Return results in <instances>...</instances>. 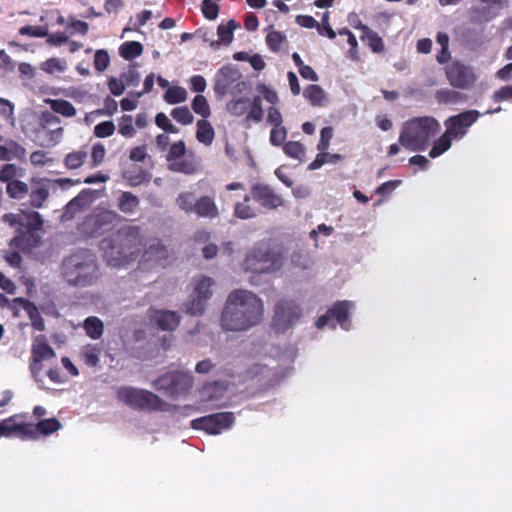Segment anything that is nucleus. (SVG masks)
<instances>
[{
  "label": "nucleus",
  "mask_w": 512,
  "mask_h": 512,
  "mask_svg": "<svg viewBox=\"0 0 512 512\" xmlns=\"http://www.w3.org/2000/svg\"><path fill=\"white\" fill-rule=\"evenodd\" d=\"M264 312V302L256 293L235 289L226 298L220 327L226 332H246L262 322Z\"/></svg>",
  "instance_id": "obj_1"
},
{
  "label": "nucleus",
  "mask_w": 512,
  "mask_h": 512,
  "mask_svg": "<svg viewBox=\"0 0 512 512\" xmlns=\"http://www.w3.org/2000/svg\"><path fill=\"white\" fill-rule=\"evenodd\" d=\"M143 245L140 228L126 225L100 242V250L106 262L113 267H122L135 260Z\"/></svg>",
  "instance_id": "obj_2"
},
{
  "label": "nucleus",
  "mask_w": 512,
  "mask_h": 512,
  "mask_svg": "<svg viewBox=\"0 0 512 512\" xmlns=\"http://www.w3.org/2000/svg\"><path fill=\"white\" fill-rule=\"evenodd\" d=\"M61 274L68 284L87 287L96 283L99 278V269L94 255L83 251L63 261Z\"/></svg>",
  "instance_id": "obj_3"
},
{
  "label": "nucleus",
  "mask_w": 512,
  "mask_h": 512,
  "mask_svg": "<svg viewBox=\"0 0 512 512\" xmlns=\"http://www.w3.org/2000/svg\"><path fill=\"white\" fill-rule=\"evenodd\" d=\"M440 123L433 117H416L406 121L399 135V143L411 152L423 151L430 139L440 131Z\"/></svg>",
  "instance_id": "obj_4"
},
{
  "label": "nucleus",
  "mask_w": 512,
  "mask_h": 512,
  "mask_svg": "<svg viewBox=\"0 0 512 512\" xmlns=\"http://www.w3.org/2000/svg\"><path fill=\"white\" fill-rule=\"evenodd\" d=\"M190 285L192 292L187 301L182 304V311L191 316H200L207 309L215 282L210 277L199 275L191 280Z\"/></svg>",
  "instance_id": "obj_5"
},
{
  "label": "nucleus",
  "mask_w": 512,
  "mask_h": 512,
  "mask_svg": "<svg viewBox=\"0 0 512 512\" xmlns=\"http://www.w3.org/2000/svg\"><path fill=\"white\" fill-rule=\"evenodd\" d=\"M213 82V90L219 98L226 94L236 97L247 90V83L242 80V74L231 64L221 67L216 72Z\"/></svg>",
  "instance_id": "obj_6"
},
{
  "label": "nucleus",
  "mask_w": 512,
  "mask_h": 512,
  "mask_svg": "<svg viewBox=\"0 0 512 512\" xmlns=\"http://www.w3.org/2000/svg\"><path fill=\"white\" fill-rule=\"evenodd\" d=\"M282 265L280 255L270 251L266 246L252 249L246 255L242 264L246 272L253 274L271 273L278 270Z\"/></svg>",
  "instance_id": "obj_7"
},
{
  "label": "nucleus",
  "mask_w": 512,
  "mask_h": 512,
  "mask_svg": "<svg viewBox=\"0 0 512 512\" xmlns=\"http://www.w3.org/2000/svg\"><path fill=\"white\" fill-rule=\"evenodd\" d=\"M356 304L350 300L336 301L324 315H321L315 325L318 329H323L330 326L332 329L336 328V324L344 331L351 329V314L355 311Z\"/></svg>",
  "instance_id": "obj_8"
},
{
  "label": "nucleus",
  "mask_w": 512,
  "mask_h": 512,
  "mask_svg": "<svg viewBox=\"0 0 512 512\" xmlns=\"http://www.w3.org/2000/svg\"><path fill=\"white\" fill-rule=\"evenodd\" d=\"M117 398L134 409L160 410L164 404L154 393L130 386L120 387Z\"/></svg>",
  "instance_id": "obj_9"
},
{
  "label": "nucleus",
  "mask_w": 512,
  "mask_h": 512,
  "mask_svg": "<svg viewBox=\"0 0 512 512\" xmlns=\"http://www.w3.org/2000/svg\"><path fill=\"white\" fill-rule=\"evenodd\" d=\"M60 123L58 116L50 112L42 113L39 126L35 131V139L41 147L53 148L62 141L64 129Z\"/></svg>",
  "instance_id": "obj_10"
},
{
  "label": "nucleus",
  "mask_w": 512,
  "mask_h": 512,
  "mask_svg": "<svg viewBox=\"0 0 512 512\" xmlns=\"http://www.w3.org/2000/svg\"><path fill=\"white\" fill-rule=\"evenodd\" d=\"M56 357L53 348L48 344L43 335L36 336L33 339L30 358V373L40 389H44L45 382L42 375V363Z\"/></svg>",
  "instance_id": "obj_11"
},
{
  "label": "nucleus",
  "mask_w": 512,
  "mask_h": 512,
  "mask_svg": "<svg viewBox=\"0 0 512 512\" xmlns=\"http://www.w3.org/2000/svg\"><path fill=\"white\" fill-rule=\"evenodd\" d=\"M121 217L115 211L96 209L85 221L84 230L93 237L102 236L116 227Z\"/></svg>",
  "instance_id": "obj_12"
},
{
  "label": "nucleus",
  "mask_w": 512,
  "mask_h": 512,
  "mask_svg": "<svg viewBox=\"0 0 512 512\" xmlns=\"http://www.w3.org/2000/svg\"><path fill=\"white\" fill-rule=\"evenodd\" d=\"M302 309L293 300L281 299L274 309L273 324L280 331L290 329L301 317Z\"/></svg>",
  "instance_id": "obj_13"
},
{
  "label": "nucleus",
  "mask_w": 512,
  "mask_h": 512,
  "mask_svg": "<svg viewBox=\"0 0 512 512\" xmlns=\"http://www.w3.org/2000/svg\"><path fill=\"white\" fill-rule=\"evenodd\" d=\"M235 417L232 412L215 413L192 420L191 426L196 430H204L208 434L218 435L232 427Z\"/></svg>",
  "instance_id": "obj_14"
},
{
  "label": "nucleus",
  "mask_w": 512,
  "mask_h": 512,
  "mask_svg": "<svg viewBox=\"0 0 512 512\" xmlns=\"http://www.w3.org/2000/svg\"><path fill=\"white\" fill-rule=\"evenodd\" d=\"M480 116L481 113L477 110H467L450 116L444 121L445 132L453 140H461Z\"/></svg>",
  "instance_id": "obj_15"
},
{
  "label": "nucleus",
  "mask_w": 512,
  "mask_h": 512,
  "mask_svg": "<svg viewBox=\"0 0 512 512\" xmlns=\"http://www.w3.org/2000/svg\"><path fill=\"white\" fill-rule=\"evenodd\" d=\"M186 154V145L183 141H177L170 146L166 155L169 170L183 174H193L197 170V164L192 159L183 158Z\"/></svg>",
  "instance_id": "obj_16"
},
{
  "label": "nucleus",
  "mask_w": 512,
  "mask_h": 512,
  "mask_svg": "<svg viewBox=\"0 0 512 512\" xmlns=\"http://www.w3.org/2000/svg\"><path fill=\"white\" fill-rule=\"evenodd\" d=\"M15 417H9L0 422V436L18 437L22 440L35 439V430L30 424H17Z\"/></svg>",
  "instance_id": "obj_17"
},
{
  "label": "nucleus",
  "mask_w": 512,
  "mask_h": 512,
  "mask_svg": "<svg viewBox=\"0 0 512 512\" xmlns=\"http://www.w3.org/2000/svg\"><path fill=\"white\" fill-rule=\"evenodd\" d=\"M446 76L450 84L457 88H466L475 80L470 68L459 62H453L446 68Z\"/></svg>",
  "instance_id": "obj_18"
},
{
  "label": "nucleus",
  "mask_w": 512,
  "mask_h": 512,
  "mask_svg": "<svg viewBox=\"0 0 512 512\" xmlns=\"http://www.w3.org/2000/svg\"><path fill=\"white\" fill-rule=\"evenodd\" d=\"M251 197L267 209H276L283 204L282 198L267 185H254L251 190Z\"/></svg>",
  "instance_id": "obj_19"
},
{
  "label": "nucleus",
  "mask_w": 512,
  "mask_h": 512,
  "mask_svg": "<svg viewBox=\"0 0 512 512\" xmlns=\"http://www.w3.org/2000/svg\"><path fill=\"white\" fill-rule=\"evenodd\" d=\"M168 257L167 248L159 239H150L145 244V250L142 255V261L155 265H163Z\"/></svg>",
  "instance_id": "obj_20"
},
{
  "label": "nucleus",
  "mask_w": 512,
  "mask_h": 512,
  "mask_svg": "<svg viewBox=\"0 0 512 512\" xmlns=\"http://www.w3.org/2000/svg\"><path fill=\"white\" fill-rule=\"evenodd\" d=\"M20 307L26 311L28 314L31 325L38 331L45 330V324L42 317L39 314L38 309L31 302L24 300L22 298H15L12 300L10 304V308L14 311V315L18 316L17 307Z\"/></svg>",
  "instance_id": "obj_21"
},
{
  "label": "nucleus",
  "mask_w": 512,
  "mask_h": 512,
  "mask_svg": "<svg viewBox=\"0 0 512 512\" xmlns=\"http://www.w3.org/2000/svg\"><path fill=\"white\" fill-rule=\"evenodd\" d=\"M276 362V360L269 358L265 363H256L250 369L249 373L252 377H258L260 380L264 381L267 385H273L278 382L276 366L272 365Z\"/></svg>",
  "instance_id": "obj_22"
},
{
  "label": "nucleus",
  "mask_w": 512,
  "mask_h": 512,
  "mask_svg": "<svg viewBox=\"0 0 512 512\" xmlns=\"http://www.w3.org/2000/svg\"><path fill=\"white\" fill-rule=\"evenodd\" d=\"M150 320L165 331L174 330L179 325L180 317L175 311L153 310L149 314Z\"/></svg>",
  "instance_id": "obj_23"
},
{
  "label": "nucleus",
  "mask_w": 512,
  "mask_h": 512,
  "mask_svg": "<svg viewBox=\"0 0 512 512\" xmlns=\"http://www.w3.org/2000/svg\"><path fill=\"white\" fill-rule=\"evenodd\" d=\"M50 180L46 178H40L33 180L32 190L29 194L30 205L34 208L43 207L44 203L49 197V184Z\"/></svg>",
  "instance_id": "obj_24"
},
{
  "label": "nucleus",
  "mask_w": 512,
  "mask_h": 512,
  "mask_svg": "<svg viewBox=\"0 0 512 512\" xmlns=\"http://www.w3.org/2000/svg\"><path fill=\"white\" fill-rule=\"evenodd\" d=\"M41 236L38 232L32 230H19L17 235L10 241L12 248H18L22 251H29L30 249L38 246Z\"/></svg>",
  "instance_id": "obj_25"
},
{
  "label": "nucleus",
  "mask_w": 512,
  "mask_h": 512,
  "mask_svg": "<svg viewBox=\"0 0 512 512\" xmlns=\"http://www.w3.org/2000/svg\"><path fill=\"white\" fill-rule=\"evenodd\" d=\"M0 143V161L22 160L26 156V149L14 140H3Z\"/></svg>",
  "instance_id": "obj_26"
},
{
  "label": "nucleus",
  "mask_w": 512,
  "mask_h": 512,
  "mask_svg": "<svg viewBox=\"0 0 512 512\" xmlns=\"http://www.w3.org/2000/svg\"><path fill=\"white\" fill-rule=\"evenodd\" d=\"M194 213L202 218L214 219L219 216V208L210 196H202L196 201Z\"/></svg>",
  "instance_id": "obj_27"
},
{
  "label": "nucleus",
  "mask_w": 512,
  "mask_h": 512,
  "mask_svg": "<svg viewBox=\"0 0 512 512\" xmlns=\"http://www.w3.org/2000/svg\"><path fill=\"white\" fill-rule=\"evenodd\" d=\"M193 385V378L189 373L174 371L171 397H178L188 392Z\"/></svg>",
  "instance_id": "obj_28"
},
{
  "label": "nucleus",
  "mask_w": 512,
  "mask_h": 512,
  "mask_svg": "<svg viewBox=\"0 0 512 512\" xmlns=\"http://www.w3.org/2000/svg\"><path fill=\"white\" fill-rule=\"evenodd\" d=\"M251 196L246 195L241 202H237L234 207V215L240 219H251L256 217L260 210L251 204Z\"/></svg>",
  "instance_id": "obj_29"
},
{
  "label": "nucleus",
  "mask_w": 512,
  "mask_h": 512,
  "mask_svg": "<svg viewBox=\"0 0 512 512\" xmlns=\"http://www.w3.org/2000/svg\"><path fill=\"white\" fill-rule=\"evenodd\" d=\"M139 206V199L131 192H122L118 198L119 210L128 215H132L136 212Z\"/></svg>",
  "instance_id": "obj_30"
},
{
  "label": "nucleus",
  "mask_w": 512,
  "mask_h": 512,
  "mask_svg": "<svg viewBox=\"0 0 512 512\" xmlns=\"http://www.w3.org/2000/svg\"><path fill=\"white\" fill-rule=\"evenodd\" d=\"M214 129L210 122L201 119L197 122L196 138L205 146H210L214 140Z\"/></svg>",
  "instance_id": "obj_31"
},
{
  "label": "nucleus",
  "mask_w": 512,
  "mask_h": 512,
  "mask_svg": "<svg viewBox=\"0 0 512 512\" xmlns=\"http://www.w3.org/2000/svg\"><path fill=\"white\" fill-rule=\"evenodd\" d=\"M83 328L86 332V335L94 340L99 339L104 332L103 322L95 316L87 317L83 321Z\"/></svg>",
  "instance_id": "obj_32"
},
{
  "label": "nucleus",
  "mask_w": 512,
  "mask_h": 512,
  "mask_svg": "<svg viewBox=\"0 0 512 512\" xmlns=\"http://www.w3.org/2000/svg\"><path fill=\"white\" fill-rule=\"evenodd\" d=\"M50 108L64 117H74L76 115V108L69 102L63 99H48L46 101Z\"/></svg>",
  "instance_id": "obj_33"
},
{
  "label": "nucleus",
  "mask_w": 512,
  "mask_h": 512,
  "mask_svg": "<svg viewBox=\"0 0 512 512\" xmlns=\"http://www.w3.org/2000/svg\"><path fill=\"white\" fill-rule=\"evenodd\" d=\"M453 139L444 132L437 140L433 142V146L429 151L431 158H438L452 147Z\"/></svg>",
  "instance_id": "obj_34"
},
{
  "label": "nucleus",
  "mask_w": 512,
  "mask_h": 512,
  "mask_svg": "<svg viewBox=\"0 0 512 512\" xmlns=\"http://www.w3.org/2000/svg\"><path fill=\"white\" fill-rule=\"evenodd\" d=\"M200 394L204 401H219L224 397L225 388L220 383L207 384L202 388Z\"/></svg>",
  "instance_id": "obj_35"
},
{
  "label": "nucleus",
  "mask_w": 512,
  "mask_h": 512,
  "mask_svg": "<svg viewBox=\"0 0 512 512\" xmlns=\"http://www.w3.org/2000/svg\"><path fill=\"white\" fill-rule=\"evenodd\" d=\"M143 52V46L136 41H128L119 47V54L125 60H132L140 56Z\"/></svg>",
  "instance_id": "obj_36"
},
{
  "label": "nucleus",
  "mask_w": 512,
  "mask_h": 512,
  "mask_svg": "<svg viewBox=\"0 0 512 512\" xmlns=\"http://www.w3.org/2000/svg\"><path fill=\"white\" fill-rule=\"evenodd\" d=\"M250 107V100L247 97H233V99L227 103V110L234 116L244 115Z\"/></svg>",
  "instance_id": "obj_37"
},
{
  "label": "nucleus",
  "mask_w": 512,
  "mask_h": 512,
  "mask_svg": "<svg viewBox=\"0 0 512 512\" xmlns=\"http://www.w3.org/2000/svg\"><path fill=\"white\" fill-rule=\"evenodd\" d=\"M6 192L10 198L20 200L28 194L29 187L23 181L14 180L7 184Z\"/></svg>",
  "instance_id": "obj_38"
},
{
  "label": "nucleus",
  "mask_w": 512,
  "mask_h": 512,
  "mask_svg": "<svg viewBox=\"0 0 512 512\" xmlns=\"http://www.w3.org/2000/svg\"><path fill=\"white\" fill-rule=\"evenodd\" d=\"M303 95L313 106H322L325 100V92L318 85L307 86Z\"/></svg>",
  "instance_id": "obj_39"
},
{
  "label": "nucleus",
  "mask_w": 512,
  "mask_h": 512,
  "mask_svg": "<svg viewBox=\"0 0 512 512\" xmlns=\"http://www.w3.org/2000/svg\"><path fill=\"white\" fill-rule=\"evenodd\" d=\"M188 93L185 88L180 86H171L167 89L164 95V100L168 104H178L187 100Z\"/></svg>",
  "instance_id": "obj_40"
},
{
  "label": "nucleus",
  "mask_w": 512,
  "mask_h": 512,
  "mask_svg": "<svg viewBox=\"0 0 512 512\" xmlns=\"http://www.w3.org/2000/svg\"><path fill=\"white\" fill-rule=\"evenodd\" d=\"M239 27L234 21L230 20L226 24H220L217 29L218 43L230 44L233 40V32Z\"/></svg>",
  "instance_id": "obj_41"
},
{
  "label": "nucleus",
  "mask_w": 512,
  "mask_h": 512,
  "mask_svg": "<svg viewBox=\"0 0 512 512\" xmlns=\"http://www.w3.org/2000/svg\"><path fill=\"white\" fill-rule=\"evenodd\" d=\"M24 170L15 164H4L0 169V181L7 182L17 180V177H23Z\"/></svg>",
  "instance_id": "obj_42"
},
{
  "label": "nucleus",
  "mask_w": 512,
  "mask_h": 512,
  "mask_svg": "<svg viewBox=\"0 0 512 512\" xmlns=\"http://www.w3.org/2000/svg\"><path fill=\"white\" fill-rule=\"evenodd\" d=\"M60 428L61 424L55 418L41 420L35 427L33 426V429L35 430V438L37 437L38 432L43 435H49L58 431Z\"/></svg>",
  "instance_id": "obj_43"
},
{
  "label": "nucleus",
  "mask_w": 512,
  "mask_h": 512,
  "mask_svg": "<svg viewBox=\"0 0 512 512\" xmlns=\"http://www.w3.org/2000/svg\"><path fill=\"white\" fill-rule=\"evenodd\" d=\"M196 198L191 192H182L176 198L177 206L186 213H194Z\"/></svg>",
  "instance_id": "obj_44"
},
{
  "label": "nucleus",
  "mask_w": 512,
  "mask_h": 512,
  "mask_svg": "<svg viewBox=\"0 0 512 512\" xmlns=\"http://www.w3.org/2000/svg\"><path fill=\"white\" fill-rule=\"evenodd\" d=\"M341 159L339 154H329L326 151H319L313 162L309 164V170H317L325 163H336Z\"/></svg>",
  "instance_id": "obj_45"
},
{
  "label": "nucleus",
  "mask_w": 512,
  "mask_h": 512,
  "mask_svg": "<svg viewBox=\"0 0 512 512\" xmlns=\"http://www.w3.org/2000/svg\"><path fill=\"white\" fill-rule=\"evenodd\" d=\"M87 158V151L78 150L66 155L64 163L68 169H77L83 165Z\"/></svg>",
  "instance_id": "obj_46"
},
{
  "label": "nucleus",
  "mask_w": 512,
  "mask_h": 512,
  "mask_svg": "<svg viewBox=\"0 0 512 512\" xmlns=\"http://www.w3.org/2000/svg\"><path fill=\"white\" fill-rule=\"evenodd\" d=\"M191 106L193 111L197 115H200L204 120H206L211 114L210 105L203 95H197L193 99Z\"/></svg>",
  "instance_id": "obj_47"
},
{
  "label": "nucleus",
  "mask_w": 512,
  "mask_h": 512,
  "mask_svg": "<svg viewBox=\"0 0 512 512\" xmlns=\"http://www.w3.org/2000/svg\"><path fill=\"white\" fill-rule=\"evenodd\" d=\"M66 68V61L59 58L47 59L41 65V69L48 74L62 73L66 70Z\"/></svg>",
  "instance_id": "obj_48"
},
{
  "label": "nucleus",
  "mask_w": 512,
  "mask_h": 512,
  "mask_svg": "<svg viewBox=\"0 0 512 512\" xmlns=\"http://www.w3.org/2000/svg\"><path fill=\"white\" fill-rule=\"evenodd\" d=\"M173 379L174 372L166 373L153 382V387L156 390L162 391L166 395L171 396Z\"/></svg>",
  "instance_id": "obj_49"
},
{
  "label": "nucleus",
  "mask_w": 512,
  "mask_h": 512,
  "mask_svg": "<svg viewBox=\"0 0 512 512\" xmlns=\"http://www.w3.org/2000/svg\"><path fill=\"white\" fill-rule=\"evenodd\" d=\"M23 216L26 219L25 226L27 230H32L35 232H39L41 230L43 225V219L38 212H25L23 213Z\"/></svg>",
  "instance_id": "obj_50"
},
{
  "label": "nucleus",
  "mask_w": 512,
  "mask_h": 512,
  "mask_svg": "<svg viewBox=\"0 0 512 512\" xmlns=\"http://www.w3.org/2000/svg\"><path fill=\"white\" fill-rule=\"evenodd\" d=\"M250 110L247 114V120L260 122L263 118L262 99L260 96H255L250 102Z\"/></svg>",
  "instance_id": "obj_51"
},
{
  "label": "nucleus",
  "mask_w": 512,
  "mask_h": 512,
  "mask_svg": "<svg viewBox=\"0 0 512 512\" xmlns=\"http://www.w3.org/2000/svg\"><path fill=\"white\" fill-rule=\"evenodd\" d=\"M171 116L173 117L174 120L183 125H189L194 120L192 113L186 106H181L173 109L171 111Z\"/></svg>",
  "instance_id": "obj_52"
},
{
  "label": "nucleus",
  "mask_w": 512,
  "mask_h": 512,
  "mask_svg": "<svg viewBox=\"0 0 512 512\" xmlns=\"http://www.w3.org/2000/svg\"><path fill=\"white\" fill-rule=\"evenodd\" d=\"M284 153L294 159L302 160L305 155V148L299 142H287L283 147Z\"/></svg>",
  "instance_id": "obj_53"
},
{
  "label": "nucleus",
  "mask_w": 512,
  "mask_h": 512,
  "mask_svg": "<svg viewBox=\"0 0 512 512\" xmlns=\"http://www.w3.org/2000/svg\"><path fill=\"white\" fill-rule=\"evenodd\" d=\"M284 42L285 36L280 32L271 31L266 36V43L274 52L279 51L282 48Z\"/></svg>",
  "instance_id": "obj_54"
},
{
  "label": "nucleus",
  "mask_w": 512,
  "mask_h": 512,
  "mask_svg": "<svg viewBox=\"0 0 512 512\" xmlns=\"http://www.w3.org/2000/svg\"><path fill=\"white\" fill-rule=\"evenodd\" d=\"M110 63V57L106 50L100 49L95 52L94 55V67L97 71H105Z\"/></svg>",
  "instance_id": "obj_55"
},
{
  "label": "nucleus",
  "mask_w": 512,
  "mask_h": 512,
  "mask_svg": "<svg viewBox=\"0 0 512 512\" xmlns=\"http://www.w3.org/2000/svg\"><path fill=\"white\" fill-rule=\"evenodd\" d=\"M287 137V129L284 126L273 127L270 131L269 141L273 146H280Z\"/></svg>",
  "instance_id": "obj_56"
},
{
  "label": "nucleus",
  "mask_w": 512,
  "mask_h": 512,
  "mask_svg": "<svg viewBox=\"0 0 512 512\" xmlns=\"http://www.w3.org/2000/svg\"><path fill=\"white\" fill-rule=\"evenodd\" d=\"M202 12L207 19L215 20L219 13L218 0H204Z\"/></svg>",
  "instance_id": "obj_57"
},
{
  "label": "nucleus",
  "mask_w": 512,
  "mask_h": 512,
  "mask_svg": "<svg viewBox=\"0 0 512 512\" xmlns=\"http://www.w3.org/2000/svg\"><path fill=\"white\" fill-rule=\"evenodd\" d=\"M84 362L89 366H96L99 362V350L95 346H86L82 350Z\"/></svg>",
  "instance_id": "obj_58"
},
{
  "label": "nucleus",
  "mask_w": 512,
  "mask_h": 512,
  "mask_svg": "<svg viewBox=\"0 0 512 512\" xmlns=\"http://www.w3.org/2000/svg\"><path fill=\"white\" fill-rule=\"evenodd\" d=\"M120 78L126 87H135L139 84L141 75L135 68H130L122 73Z\"/></svg>",
  "instance_id": "obj_59"
},
{
  "label": "nucleus",
  "mask_w": 512,
  "mask_h": 512,
  "mask_svg": "<svg viewBox=\"0 0 512 512\" xmlns=\"http://www.w3.org/2000/svg\"><path fill=\"white\" fill-rule=\"evenodd\" d=\"M67 27L71 30V34H80L85 35L89 30L88 23L84 21L77 20L73 17H70L67 22Z\"/></svg>",
  "instance_id": "obj_60"
},
{
  "label": "nucleus",
  "mask_w": 512,
  "mask_h": 512,
  "mask_svg": "<svg viewBox=\"0 0 512 512\" xmlns=\"http://www.w3.org/2000/svg\"><path fill=\"white\" fill-rule=\"evenodd\" d=\"M19 33L21 35H27L31 37H45L48 36V28L46 26H23L20 28Z\"/></svg>",
  "instance_id": "obj_61"
},
{
  "label": "nucleus",
  "mask_w": 512,
  "mask_h": 512,
  "mask_svg": "<svg viewBox=\"0 0 512 512\" xmlns=\"http://www.w3.org/2000/svg\"><path fill=\"white\" fill-rule=\"evenodd\" d=\"M115 130V126L111 121H104L95 126L94 133L97 137L104 138L111 136Z\"/></svg>",
  "instance_id": "obj_62"
},
{
  "label": "nucleus",
  "mask_w": 512,
  "mask_h": 512,
  "mask_svg": "<svg viewBox=\"0 0 512 512\" xmlns=\"http://www.w3.org/2000/svg\"><path fill=\"white\" fill-rule=\"evenodd\" d=\"M333 136V130L331 127H324L320 131V140L317 145L319 151H326L330 145V140Z\"/></svg>",
  "instance_id": "obj_63"
},
{
  "label": "nucleus",
  "mask_w": 512,
  "mask_h": 512,
  "mask_svg": "<svg viewBox=\"0 0 512 512\" xmlns=\"http://www.w3.org/2000/svg\"><path fill=\"white\" fill-rule=\"evenodd\" d=\"M436 98L442 103H456L459 99V93L453 90H440L436 94Z\"/></svg>",
  "instance_id": "obj_64"
}]
</instances>
